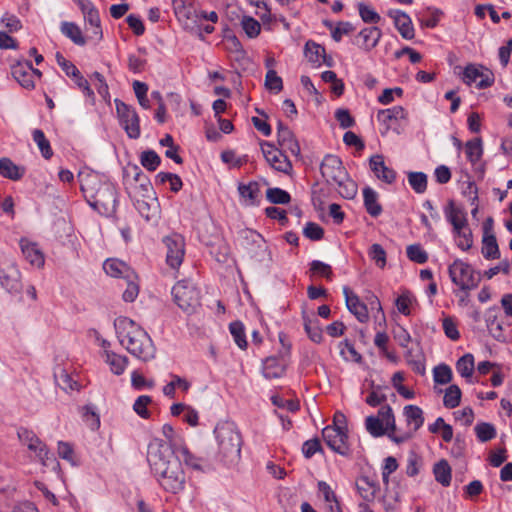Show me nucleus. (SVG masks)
Returning a JSON list of instances; mask_svg holds the SVG:
<instances>
[{
  "label": "nucleus",
  "mask_w": 512,
  "mask_h": 512,
  "mask_svg": "<svg viewBox=\"0 0 512 512\" xmlns=\"http://www.w3.org/2000/svg\"><path fill=\"white\" fill-rule=\"evenodd\" d=\"M140 163L147 170L155 171L161 163V158L154 150H146L140 155Z\"/></svg>",
  "instance_id": "obj_45"
},
{
  "label": "nucleus",
  "mask_w": 512,
  "mask_h": 512,
  "mask_svg": "<svg viewBox=\"0 0 512 512\" xmlns=\"http://www.w3.org/2000/svg\"><path fill=\"white\" fill-rule=\"evenodd\" d=\"M221 159L226 164H231L233 167L239 168L247 162V156L236 157L232 150H226L221 153Z\"/></svg>",
  "instance_id": "obj_64"
},
{
  "label": "nucleus",
  "mask_w": 512,
  "mask_h": 512,
  "mask_svg": "<svg viewBox=\"0 0 512 512\" xmlns=\"http://www.w3.org/2000/svg\"><path fill=\"white\" fill-rule=\"evenodd\" d=\"M481 252L483 257L488 260L500 258L499 246L495 235H483Z\"/></svg>",
  "instance_id": "obj_32"
},
{
  "label": "nucleus",
  "mask_w": 512,
  "mask_h": 512,
  "mask_svg": "<svg viewBox=\"0 0 512 512\" xmlns=\"http://www.w3.org/2000/svg\"><path fill=\"white\" fill-rule=\"evenodd\" d=\"M461 395V390L457 385H450L445 390V394L443 397V405L449 409L456 408L460 404Z\"/></svg>",
  "instance_id": "obj_41"
},
{
  "label": "nucleus",
  "mask_w": 512,
  "mask_h": 512,
  "mask_svg": "<svg viewBox=\"0 0 512 512\" xmlns=\"http://www.w3.org/2000/svg\"><path fill=\"white\" fill-rule=\"evenodd\" d=\"M322 437L327 446L334 452L342 455H350L347 428L340 425H328L322 430Z\"/></svg>",
  "instance_id": "obj_8"
},
{
  "label": "nucleus",
  "mask_w": 512,
  "mask_h": 512,
  "mask_svg": "<svg viewBox=\"0 0 512 512\" xmlns=\"http://www.w3.org/2000/svg\"><path fill=\"white\" fill-rule=\"evenodd\" d=\"M33 140L37 144L42 156L45 159H50L53 155L52 148L50 146V142L44 135V132L40 129H35L33 131Z\"/></svg>",
  "instance_id": "obj_42"
},
{
  "label": "nucleus",
  "mask_w": 512,
  "mask_h": 512,
  "mask_svg": "<svg viewBox=\"0 0 512 512\" xmlns=\"http://www.w3.org/2000/svg\"><path fill=\"white\" fill-rule=\"evenodd\" d=\"M452 282L460 289L468 291L478 286L480 276L468 263L456 259L448 269Z\"/></svg>",
  "instance_id": "obj_7"
},
{
  "label": "nucleus",
  "mask_w": 512,
  "mask_h": 512,
  "mask_svg": "<svg viewBox=\"0 0 512 512\" xmlns=\"http://www.w3.org/2000/svg\"><path fill=\"white\" fill-rule=\"evenodd\" d=\"M453 233L458 238L457 246L461 250L467 251L472 247V245H473L472 232H471V229L468 227V225L464 226V228H461L458 231H454Z\"/></svg>",
  "instance_id": "obj_48"
},
{
  "label": "nucleus",
  "mask_w": 512,
  "mask_h": 512,
  "mask_svg": "<svg viewBox=\"0 0 512 512\" xmlns=\"http://www.w3.org/2000/svg\"><path fill=\"white\" fill-rule=\"evenodd\" d=\"M152 399L150 396L147 395H141L139 396L133 405V410L144 419L149 418L150 413L147 409V406L151 403Z\"/></svg>",
  "instance_id": "obj_59"
},
{
  "label": "nucleus",
  "mask_w": 512,
  "mask_h": 512,
  "mask_svg": "<svg viewBox=\"0 0 512 512\" xmlns=\"http://www.w3.org/2000/svg\"><path fill=\"white\" fill-rule=\"evenodd\" d=\"M369 165L370 169L379 180L387 184L395 182L396 172L392 168L386 166L383 155L376 154L371 156L369 159Z\"/></svg>",
  "instance_id": "obj_16"
},
{
  "label": "nucleus",
  "mask_w": 512,
  "mask_h": 512,
  "mask_svg": "<svg viewBox=\"0 0 512 512\" xmlns=\"http://www.w3.org/2000/svg\"><path fill=\"white\" fill-rule=\"evenodd\" d=\"M0 283L11 294H19L21 292V274L13 261H5L0 266Z\"/></svg>",
  "instance_id": "obj_13"
},
{
  "label": "nucleus",
  "mask_w": 512,
  "mask_h": 512,
  "mask_svg": "<svg viewBox=\"0 0 512 512\" xmlns=\"http://www.w3.org/2000/svg\"><path fill=\"white\" fill-rule=\"evenodd\" d=\"M304 329L314 343H320L323 339L322 329L318 325L317 320H311L308 317L304 316Z\"/></svg>",
  "instance_id": "obj_46"
},
{
  "label": "nucleus",
  "mask_w": 512,
  "mask_h": 512,
  "mask_svg": "<svg viewBox=\"0 0 512 512\" xmlns=\"http://www.w3.org/2000/svg\"><path fill=\"white\" fill-rule=\"evenodd\" d=\"M116 111L120 123L131 139L140 137V119L134 107L127 105L121 100H115Z\"/></svg>",
  "instance_id": "obj_9"
},
{
  "label": "nucleus",
  "mask_w": 512,
  "mask_h": 512,
  "mask_svg": "<svg viewBox=\"0 0 512 512\" xmlns=\"http://www.w3.org/2000/svg\"><path fill=\"white\" fill-rule=\"evenodd\" d=\"M284 373V366L276 357H268L263 363V375L267 379L279 378Z\"/></svg>",
  "instance_id": "obj_34"
},
{
  "label": "nucleus",
  "mask_w": 512,
  "mask_h": 512,
  "mask_svg": "<svg viewBox=\"0 0 512 512\" xmlns=\"http://www.w3.org/2000/svg\"><path fill=\"white\" fill-rule=\"evenodd\" d=\"M356 487L360 496L367 502L374 501L380 487L379 484L367 476H362L356 481Z\"/></svg>",
  "instance_id": "obj_25"
},
{
  "label": "nucleus",
  "mask_w": 512,
  "mask_h": 512,
  "mask_svg": "<svg viewBox=\"0 0 512 512\" xmlns=\"http://www.w3.org/2000/svg\"><path fill=\"white\" fill-rule=\"evenodd\" d=\"M320 171L327 183L337 186L343 198L353 199L356 196L357 184L349 177L338 156L327 154L321 162Z\"/></svg>",
  "instance_id": "obj_4"
},
{
  "label": "nucleus",
  "mask_w": 512,
  "mask_h": 512,
  "mask_svg": "<svg viewBox=\"0 0 512 512\" xmlns=\"http://www.w3.org/2000/svg\"><path fill=\"white\" fill-rule=\"evenodd\" d=\"M433 473L437 482L447 487L451 483V467L449 463L442 459L433 467Z\"/></svg>",
  "instance_id": "obj_33"
},
{
  "label": "nucleus",
  "mask_w": 512,
  "mask_h": 512,
  "mask_svg": "<svg viewBox=\"0 0 512 512\" xmlns=\"http://www.w3.org/2000/svg\"><path fill=\"white\" fill-rule=\"evenodd\" d=\"M365 426L366 430L369 432V434L373 437H381L385 434L388 435V437L395 443L400 444L405 441H407L411 435L405 434V435H395V432H391V430H388L387 426H385L379 417L376 416H368L365 419Z\"/></svg>",
  "instance_id": "obj_14"
},
{
  "label": "nucleus",
  "mask_w": 512,
  "mask_h": 512,
  "mask_svg": "<svg viewBox=\"0 0 512 512\" xmlns=\"http://www.w3.org/2000/svg\"><path fill=\"white\" fill-rule=\"evenodd\" d=\"M304 53L309 62L320 65L323 61L327 66H332V59L327 60L325 55V49L320 44L313 41H308L305 44Z\"/></svg>",
  "instance_id": "obj_26"
},
{
  "label": "nucleus",
  "mask_w": 512,
  "mask_h": 512,
  "mask_svg": "<svg viewBox=\"0 0 512 512\" xmlns=\"http://www.w3.org/2000/svg\"><path fill=\"white\" fill-rule=\"evenodd\" d=\"M260 145L264 158L274 170L287 175L291 174L292 163L281 149L267 141H262Z\"/></svg>",
  "instance_id": "obj_10"
},
{
  "label": "nucleus",
  "mask_w": 512,
  "mask_h": 512,
  "mask_svg": "<svg viewBox=\"0 0 512 512\" xmlns=\"http://www.w3.org/2000/svg\"><path fill=\"white\" fill-rule=\"evenodd\" d=\"M20 442L25 445L30 451L43 454L45 444L38 438V436L27 428H19L17 432Z\"/></svg>",
  "instance_id": "obj_23"
},
{
  "label": "nucleus",
  "mask_w": 512,
  "mask_h": 512,
  "mask_svg": "<svg viewBox=\"0 0 512 512\" xmlns=\"http://www.w3.org/2000/svg\"><path fill=\"white\" fill-rule=\"evenodd\" d=\"M457 372L464 378H470L474 371V357L467 353L460 357L456 362Z\"/></svg>",
  "instance_id": "obj_40"
},
{
  "label": "nucleus",
  "mask_w": 512,
  "mask_h": 512,
  "mask_svg": "<svg viewBox=\"0 0 512 512\" xmlns=\"http://www.w3.org/2000/svg\"><path fill=\"white\" fill-rule=\"evenodd\" d=\"M229 330L234 338L235 343L241 349L247 347L244 325L240 321L230 323Z\"/></svg>",
  "instance_id": "obj_49"
},
{
  "label": "nucleus",
  "mask_w": 512,
  "mask_h": 512,
  "mask_svg": "<svg viewBox=\"0 0 512 512\" xmlns=\"http://www.w3.org/2000/svg\"><path fill=\"white\" fill-rule=\"evenodd\" d=\"M303 234L312 241H319L324 236V230L320 225L314 222H308L303 229Z\"/></svg>",
  "instance_id": "obj_61"
},
{
  "label": "nucleus",
  "mask_w": 512,
  "mask_h": 512,
  "mask_svg": "<svg viewBox=\"0 0 512 512\" xmlns=\"http://www.w3.org/2000/svg\"><path fill=\"white\" fill-rule=\"evenodd\" d=\"M364 206L367 213L376 218L382 213V206L378 202V194L370 187L363 189Z\"/></svg>",
  "instance_id": "obj_28"
},
{
  "label": "nucleus",
  "mask_w": 512,
  "mask_h": 512,
  "mask_svg": "<svg viewBox=\"0 0 512 512\" xmlns=\"http://www.w3.org/2000/svg\"><path fill=\"white\" fill-rule=\"evenodd\" d=\"M149 199L137 197L135 198V207L139 211V213L145 217L146 220H149L152 217V211L155 212L157 205L156 201H152L149 203Z\"/></svg>",
  "instance_id": "obj_53"
},
{
  "label": "nucleus",
  "mask_w": 512,
  "mask_h": 512,
  "mask_svg": "<svg viewBox=\"0 0 512 512\" xmlns=\"http://www.w3.org/2000/svg\"><path fill=\"white\" fill-rule=\"evenodd\" d=\"M354 29V26L350 22H339L337 26L332 29L331 36L336 42H339L343 35L350 34Z\"/></svg>",
  "instance_id": "obj_63"
},
{
  "label": "nucleus",
  "mask_w": 512,
  "mask_h": 512,
  "mask_svg": "<svg viewBox=\"0 0 512 512\" xmlns=\"http://www.w3.org/2000/svg\"><path fill=\"white\" fill-rule=\"evenodd\" d=\"M82 410L84 422L90 427V429L97 430L100 427V417L95 412L94 408L91 405H86Z\"/></svg>",
  "instance_id": "obj_55"
},
{
  "label": "nucleus",
  "mask_w": 512,
  "mask_h": 512,
  "mask_svg": "<svg viewBox=\"0 0 512 512\" xmlns=\"http://www.w3.org/2000/svg\"><path fill=\"white\" fill-rule=\"evenodd\" d=\"M462 80L465 84L476 83L478 89H485L493 85L494 74L482 65L469 64L464 68Z\"/></svg>",
  "instance_id": "obj_11"
},
{
  "label": "nucleus",
  "mask_w": 512,
  "mask_h": 512,
  "mask_svg": "<svg viewBox=\"0 0 512 512\" xmlns=\"http://www.w3.org/2000/svg\"><path fill=\"white\" fill-rule=\"evenodd\" d=\"M369 256L379 268L385 267L386 252L380 244L375 243L370 247Z\"/></svg>",
  "instance_id": "obj_60"
},
{
  "label": "nucleus",
  "mask_w": 512,
  "mask_h": 512,
  "mask_svg": "<svg viewBox=\"0 0 512 512\" xmlns=\"http://www.w3.org/2000/svg\"><path fill=\"white\" fill-rule=\"evenodd\" d=\"M265 86L268 90L280 92L283 89V82L281 77L273 69H269L265 77Z\"/></svg>",
  "instance_id": "obj_58"
},
{
  "label": "nucleus",
  "mask_w": 512,
  "mask_h": 512,
  "mask_svg": "<svg viewBox=\"0 0 512 512\" xmlns=\"http://www.w3.org/2000/svg\"><path fill=\"white\" fill-rule=\"evenodd\" d=\"M238 192L247 204H254L260 193L259 184L257 182H250L248 184H239Z\"/></svg>",
  "instance_id": "obj_36"
},
{
  "label": "nucleus",
  "mask_w": 512,
  "mask_h": 512,
  "mask_svg": "<svg viewBox=\"0 0 512 512\" xmlns=\"http://www.w3.org/2000/svg\"><path fill=\"white\" fill-rule=\"evenodd\" d=\"M171 293L175 304L187 315L195 314L201 308V292L191 281H178Z\"/></svg>",
  "instance_id": "obj_6"
},
{
  "label": "nucleus",
  "mask_w": 512,
  "mask_h": 512,
  "mask_svg": "<svg viewBox=\"0 0 512 512\" xmlns=\"http://www.w3.org/2000/svg\"><path fill=\"white\" fill-rule=\"evenodd\" d=\"M345 302L348 310L355 315L358 321L365 323L369 320V313L367 306L362 303L359 297L350 291L348 287L343 288Z\"/></svg>",
  "instance_id": "obj_18"
},
{
  "label": "nucleus",
  "mask_w": 512,
  "mask_h": 512,
  "mask_svg": "<svg viewBox=\"0 0 512 512\" xmlns=\"http://www.w3.org/2000/svg\"><path fill=\"white\" fill-rule=\"evenodd\" d=\"M359 15L365 23L376 24L381 20L380 15L372 9L370 6L359 3L358 4Z\"/></svg>",
  "instance_id": "obj_57"
},
{
  "label": "nucleus",
  "mask_w": 512,
  "mask_h": 512,
  "mask_svg": "<svg viewBox=\"0 0 512 512\" xmlns=\"http://www.w3.org/2000/svg\"><path fill=\"white\" fill-rule=\"evenodd\" d=\"M241 26L249 38H255L261 31L260 23L251 16H243Z\"/></svg>",
  "instance_id": "obj_52"
},
{
  "label": "nucleus",
  "mask_w": 512,
  "mask_h": 512,
  "mask_svg": "<svg viewBox=\"0 0 512 512\" xmlns=\"http://www.w3.org/2000/svg\"><path fill=\"white\" fill-rule=\"evenodd\" d=\"M444 213L446 219L453 227V232L468 225L466 213L462 209L458 208L453 200L448 202V205L444 209Z\"/></svg>",
  "instance_id": "obj_22"
},
{
  "label": "nucleus",
  "mask_w": 512,
  "mask_h": 512,
  "mask_svg": "<svg viewBox=\"0 0 512 512\" xmlns=\"http://www.w3.org/2000/svg\"><path fill=\"white\" fill-rule=\"evenodd\" d=\"M310 271L314 274H319L328 280L332 279L333 272L331 266L322 261L313 260L310 263Z\"/></svg>",
  "instance_id": "obj_62"
},
{
  "label": "nucleus",
  "mask_w": 512,
  "mask_h": 512,
  "mask_svg": "<svg viewBox=\"0 0 512 512\" xmlns=\"http://www.w3.org/2000/svg\"><path fill=\"white\" fill-rule=\"evenodd\" d=\"M388 15L393 18L394 24L403 38L408 40L414 38L412 21L405 12L390 10Z\"/></svg>",
  "instance_id": "obj_20"
},
{
  "label": "nucleus",
  "mask_w": 512,
  "mask_h": 512,
  "mask_svg": "<svg viewBox=\"0 0 512 512\" xmlns=\"http://www.w3.org/2000/svg\"><path fill=\"white\" fill-rule=\"evenodd\" d=\"M163 243L167 248L166 262L173 268H178L185 255V241L184 237L178 233H172L164 237Z\"/></svg>",
  "instance_id": "obj_12"
},
{
  "label": "nucleus",
  "mask_w": 512,
  "mask_h": 512,
  "mask_svg": "<svg viewBox=\"0 0 512 512\" xmlns=\"http://www.w3.org/2000/svg\"><path fill=\"white\" fill-rule=\"evenodd\" d=\"M266 197L272 204H288L291 200L290 194L281 188L267 189Z\"/></svg>",
  "instance_id": "obj_50"
},
{
  "label": "nucleus",
  "mask_w": 512,
  "mask_h": 512,
  "mask_svg": "<svg viewBox=\"0 0 512 512\" xmlns=\"http://www.w3.org/2000/svg\"><path fill=\"white\" fill-rule=\"evenodd\" d=\"M63 35L69 38L74 44L83 46L86 39L82 34L80 27L74 22L63 21L60 26Z\"/></svg>",
  "instance_id": "obj_30"
},
{
  "label": "nucleus",
  "mask_w": 512,
  "mask_h": 512,
  "mask_svg": "<svg viewBox=\"0 0 512 512\" xmlns=\"http://www.w3.org/2000/svg\"><path fill=\"white\" fill-rule=\"evenodd\" d=\"M54 378L56 384L66 392L78 389L77 381L64 368H58L54 373Z\"/></svg>",
  "instance_id": "obj_35"
},
{
  "label": "nucleus",
  "mask_w": 512,
  "mask_h": 512,
  "mask_svg": "<svg viewBox=\"0 0 512 512\" xmlns=\"http://www.w3.org/2000/svg\"><path fill=\"white\" fill-rule=\"evenodd\" d=\"M214 434L218 443V453L226 465L237 464L241 458L242 437L233 422L219 423Z\"/></svg>",
  "instance_id": "obj_5"
},
{
  "label": "nucleus",
  "mask_w": 512,
  "mask_h": 512,
  "mask_svg": "<svg viewBox=\"0 0 512 512\" xmlns=\"http://www.w3.org/2000/svg\"><path fill=\"white\" fill-rule=\"evenodd\" d=\"M475 433L479 441L487 442L496 437L495 427L487 422L478 423L475 428Z\"/></svg>",
  "instance_id": "obj_47"
},
{
  "label": "nucleus",
  "mask_w": 512,
  "mask_h": 512,
  "mask_svg": "<svg viewBox=\"0 0 512 512\" xmlns=\"http://www.w3.org/2000/svg\"><path fill=\"white\" fill-rule=\"evenodd\" d=\"M378 415L382 423L387 426L388 430H391V432L396 431V422H395V416L393 413V410L391 406L384 405L382 406L379 411Z\"/></svg>",
  "instance_id": "obj_54"
},
{
  "label": "nucleus",
  "mask_w": 512,
  "mask_h": 512,
  "mask_svg": "<svg viewBox=\"0 0 512 512\" xmlns=\"http://www.w3.org/2000/svg\"><path fill=\"white\" fill-rule=\"evenodd\" d=\"M408 182L418 194L424 193L427 189V175L423 172H409Z\"/></svg>",
  "instance_id": "obj_43"
},
{
  "label": "nucleus",
  "mask_w": 512,
  "mask_h": 512,
  "mask_svg": "<svg viewBox=\"0 0 512 512\" xmlns=\"http://www.w3.org/2000/svg\"><path fill=\"white\" fill-rule=\"evenodd\" d=\"M105 355L106 362L109 364L111 371L116 375L122 374L128 363L127 357L111 351H105Z\"/></svg>",
  "instance_id": "obj_37"
},
{
  "label": "nucleus",
  "mask_w": 512,
  "mask_h": 512,
  "mask_svg": "<svg viewBox=\"0 0 512 512\" xmlns=\"http://www.w3.org/2000/svg\"><path fill=\"white\" fill-rule=\"evenodd\" d=\"M407 257L418 264H424L428 260V254L420 245L413 244L407 247Z\"/></svg>",
  "instance_id": "obj_56"
},
{
  "label": "nucleus",
  "mask_w": 512,
  "mask_h": 512,
  "mask_svg": "<svg viewBox=\"0 0 512 512\" xmlns=\"http://www.w3.org/2000/svg\"><path fill=\"white\" fill-rule=\"evenodd\" d=\"M403 414L408 426H413V431H417L424 423L423 411L416 405H407L404 407Z\"/></svg>",
  "instance_id": "obj_31"
},
{
  "label": "nucleus",
  "mask_w": 512,
  "mask_h": 512,
  "mask_svg": "<svg viewBox=\"0 0 512 512\" xmlns=\"http://www.w3.org/2000/svg\"><path fill=\"white\" fill-rule=\"evenodd\" d=\"M19 245L22 251L24 258L32 265L37 268H41L44 266L45 258L42 250L39 248L38 244L35 242H31L26 238H21L19 241Z\"/></svg>",
  "instance_id": "obj_17"
},
{
  "label": "nucleus",
  "mask_w": 512,
  "mask_h": 512,
  "mask_svg": "<svg viewBox=\"0 0 512 512\" xmlns=\"http://www.w3.org/2000/svg\"><path fill=\"white\" fill-rule=\"evenodd\" d=\"M406 118L407 112L402 106H394L388 109H382L377 113L378 122L385 126V131L382 132L383 135L388 132L393 121Z\"/></svg>",
  "instance_id": "obj_21"
},
{
  "label": "nucleus",
  "mask_w": 512,
  "mask_h": 512,
  "mask_svg": "<svg viewBox=\"0 0 512 512\" xmlns=\"http://www.w3.org/2000/svg\"><path fill=\"white\" fill-rule=\"evenodd\" d=\"M147 461L159 485L177 494L185 488L186 474L170 443L154 440L148 446Z\"/></svg>",
  "instance_id": "obj_1"
},
{
  "label": "nucleus",
  "mask_w": 512,
  "mask_h": 512,
  "mask_svg": "<svg viewBox=\"0 0 512 512\" xmlns=\"http://www.w3.org/2000/svg\"><path fill=\"white\" fill-rule=\"evenodd\" d=\"M465 152L467 159L472 163L475 164L478 162L483 154V148H482V141L480 138H474L472 140H469L465 144Z\"/></svg>",
  "instance_id": "obj_39"
},
{
  "label": "nucleus",
  "mask_w": 512,
  "mask_h": 512,
  "mask_svg": "<svg viewBox=\"0 0 512 512\" xmlns=\"http://www.w3.org/2000/svg\"><path fill=\"white\" fill-rule=\"evenodd\" d=\"M120 344L134 357L146 362L155 357L156 348L149 334L128 317L114 321Z\"/></svg>",
  "instance_id": "obj_2"
},
{
  "label": "nucleus",
  "mask_w": 512,
  "mask_h": 512,
  "mask_svg": "<svg viewBox=\"0 0 512 512\" xmlns=\"http://www.w3.org/2000/svg\"><path fill=\"white\" fill-rule=\"evenodd\" d=\"M277 143L282 151L287 150L294 156L300 155L299 143L291 130H284L282 134L277 136Z\"/></svg>",
  "instance_id": "obj_29"
},
{
  "label": "nucleus",
  "mask_w": 512,
  "mask_h": 512,
  "mask_svg": "<svg viewBox=\"0 0 512 512\" xmlns=\"http://www.w3.org/2000/svg\"><path fill=\"white\" fill-rule=\"evenodd\" d=\"M103 269L111 277L115 278H136L131 268L123 261L118 259H107L103 263Z\"/></svg>",
  "instance_id": "obj_19"
},
{
  "label": "nucleus",
  "mask_w": 512,
  "mask_h": 512,
  "mask_svg": "<svg viewBox=\"0 0 512 512\" xmlns=\"http://www.w3.org/2000/svg\"><path fill=\"white\" fill-rule=\"evenodd\" d=\"M453 373L447 364H439L433 369V380L436 384L446 385L451 382Z\"/></svg>",
  "instance_id": "obj_44"
},
{
  "label": "nucleus",
  "mask_w": 512,
  "mask_h": 512,
  "mask_svg": "<svg viewBox=\"0 0 512 512\" xmlns=\"http://www.w3.org/2000/svg\"><path fill=\"white\" fill-rule=\"evenodd\" d=\"M80 178V188L91 207L102 214H112L116 211L117 191L109 182H102L97 175L87 174Z\"/></svg>",
  "instance_id": "obj_3"
},
{
  "label": "nucleus",
  "mask_w": 512,
  "mask_h": 512,
  "mask_svg": "<svg viewBox=\"0 0 512 512\" xmlns=\"http://www.w3.org/2000/svg\"><path fill=\"white\" fill-rule=\"evenodd\" d=\"M381 35V30L378 27L364 28L358 34V37L362 39L359 46L365 51H370L377 46Z\"/></svg>",
  "instance_id": "obj_27"
},
{
  "label": "nucleus",
  "mask_w": 512,
  "mask_h": 512,
  "mask_svg": "<svg viewBox=\"0 0 512 512\" xmlns=\"http://www.w3.org/2000/svg\"><path fill=\"white\" fill-rule=\"evenodd\" d=\"M0 175L11 180H19L23 176V171L20 170L10 159H0Z\"/></svg>",
  "instance_id": "obj_38"
},
{
  "label": "nucleus",
  "mask_w": 512,
  "mask_h": 512,
  "mask_svg": "<svg viewBox=\"0 0 512 512\" xmlns=\"http://www.w3.org/2000/svg\"><path fill=\"white\" fill-rule=\"evenodd\" d=\"M498 308L497 307H491L488 309L486 313V326L491 334V336L496 339L497 341L504 342L505 341V335L503 331V325L502 322L498 320Z\"/></svg>",
  "instance_id": "obj_24"
},
{
  "label": "nucleus",
  "mask_w": 512,
  "mask_h": 512,
  "mask_svg": "<svg viewBox=\"0 0 512 512\" xmlns=\"http://www.w3.org/2000/svg\"><path fill=\"white\" fill-rule=\"evenodd\" d=\"M135 190V198L142 197L151 199V201H157L154 197L153 187L148 177H142V181L137 183Z\"/></svg>",
  "instance_id": "obj_51"
},
{
  "label": "nucleus",
  "mask_w": 512,
  "mask_h": 512,
  "mask_svg": "<svg viewBox=\"0 0 512 512\" xmlns=\"http://www.w3.org/2000/svg\"><path fill=\"white\" fill-rule=\"evenodd\" d=\"M11 74L21 87L28 90L35 87V80H33V72L31 71V62L29 60L18 61L12 65Z\"/></svg>",
  "instance_id": "obj_15"
}]
</instances>
